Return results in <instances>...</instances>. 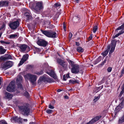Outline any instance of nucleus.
I'll list each match as a JSON object with an SVG mask.
<instances>
[{
  "label": "nucleus",
  "mask_w": 124,
  "mask_h": 124,
  "mask_svg": "<svg viewBox=\"0 0 124 124\" xmlns=\"http://www.w3.org/2000/svg\"><path fill=\"white\" fill-rule=\"evenodd\" d=\"M19 111L24 116H28L30 114V109L26 104H23L18 106Z\"/></svg>",
  "instance_id": "obj_1"
},
{
  "label": "nucleus",
  "mask_w": 124,
  "mask_h": 124,
  "mask_svg": "<svg viewBox=\"0 0 124 124\" xmlns=\"http://www.w3.org/2000/svg\"><path fill=\"white\" fill-rule=\"evenodd\" d=\"M24 77L26 80L29 79L33 85L35 84L37 79V77L36 75L28 73L24 75Z\"/></svg>",
  "instance_id": "obj_2"
},
{
  "label": "nucleus",
  "mask_w": 124,
  "mask_h": 124,
  "mask_svg": "<svg viewBox=\"0 0 124 124\" xmlns=\"http://www.w3.org/2000/svg\"><path fill=\"white\" fill-rule=\"evenodd\" d=\"M41 31L43 34L49 37L54 38L57 36L56 33L52 31L41 30Z\"/></svg>",
  "instance_id": "obj_3"
},
{
  "label": "nucleus",
  "mask_w": 124,
  "mask_h": 124,
  "mask_svg": "<svg viewBox=\"0 0 124 124\" xmlns=\"http://www.w3.org/2000/svg\"><path fill=\"white\" fill-rule=\"evenodd\" d=\"M44 8L43 3L39 1L36 3V5L34 8V11L37 13H39Z\"/></svg>",
  "instance_id": "obj_4"
},
{
  "label": "nucleus",
  "mask_w": 124,
  "mask_h": 124,
  "mask_svg": "<svg viewBox=\"0 0 124 124\" xmlns=\"http://www.w3.org/2000/svg\"><path fill=\"white\" fill-rule=\"evenodd\" d=\"M43 81L45 82H47L49 83L54 82L53 79H50L49 78L48 76L45 74H44L42 76L39 78V82Z\"/></svg>",
  "instance_id": "obj_5"
},
{
  "label": "nucleus",
  "mask_w": 124,
  "mask_h": 124,
  "mask_svg": "<svg viewBox=\"0 0 124 124\" xmlns=\"http://www.w3.org/2000/svg\"><path fill=\"white\" fill-rule=\"evenodd\" d=\"M13 64L12 61H8L6 62L2 63L1 64V67L5 70H6L11 67Z\"/></svg>",
  "instance_id": "obj_6"
},
{
  "label": "nucleus",
  "mask_w": 124,
  "mask_h": 124,
  "mask_svg": "<svg viewBox=\"0 0 124 124\" xmlns=\"http://www.w3.org/2000/svg\"><path fill=\"white\" fill-rule=\"evenodd\" d=\"M15 83L14 81H12L9 84L7 88V90L8 91L12 92L16 90Z\"/></svg>",
  "instance_id": "obj_7"
},
{
  "label": "nucleus",
  "mask_w": 124,
  "mask_h": 124,
  "mask_svg": "<svg viewBox=\"0 0 124 124\" xmlns=\"http://www.w3.org/2000/svg\"><path fill=\"white\" fill-rule=\"evenodd\" d=\"M22 77L21 76H18L16 79V81L18 88L21 90H23V88L21 84V83L22 82Z\"/></svg>",
  "instance_id": "obj_8"
},
{
  "label": "nucleus",
  "mask_w": 124,
  "mask_h": 124,
  "mask_svg": "<svg viewBox=\"0 0 124 124\" xmlns=\"http://www.w3.org/2000/svg\"><path fill=\"white\" fill-rule=\"evenodd\" d=\"M19 25V23L18 20L12 22L9 24V26L10 28L13 30L16 29Z\"/></svg>",
  "instance_id": "obj_9"
},
{
  "label": "nucleus",
  "mask_w": 124,
  "mask_h": 124,
  "mask_svg": "<svg viewBox=\"0 0 124 124\" xmlns=\"http://www.w3.org/2000/svg\"><path fill=\"white\" fill-rule=\"evenodd\" d=\"M71 71L72 73L77 74L79 72V66L77 64H75L71 69Z\"/></svg>",
  "instance_id": "obj_10"
},
{
  "label": "nucleus",
  "mask_w": 124,
  "mask_h": 124,
  "mask_svg": "<svg viewBox=\"0 0 124 124\" xmlns=\"http://www.w3.org/2000/svg\"><path fill=\"white\" fill-rule=\"evenodd\" d=\"M10 120L11 122L13 123L16 122L21 123L22 121V119L20 117H18L17 116H13Z\"/></svg>",
  "instance_id": "obj_11"
},
{
  "label": "nucleus",
  "mask_w": 124,
  "mask_h": 124,
  "mask_svg": "<svg viewBox=\"0 0 124 124\" xmlns=\"http://www.w3.org/2000/svg\"><path fill=\"white\" fill-rule=\"evenodd\" d=\"M37 43L39 45L45 47L46 46L48 42L44 40L40 39L37 41Z\"/></svg>",
  "instance_id": "obj_12"
},
{
  "label": "nucleus",
  "mask_w": 124,
  "mask_h": 124,
  "mask_svg": "<svg viewBox=\"0 0 124 124\" xmlns=\"http://www.w3.org/2000/svg\"><path fill=\"white\" fill-rule=\"evenodd\" d=\"M116 41L115 40H112L111 43V48L109 52V54H111L114 52L116 46Z\"/></svg>",
  "instance_id": "obj_13"
},
{
  "label": "nucleus",
  "mask_w": 124,
  "mask_h": 124,
  "mask_svg": "<svg viewBox=\"0 0 124 124\" xmlns=\"http://www.w3.org/2000/svg\"><path fill=\"white\" fill-rule=\"evenodd\" d=\"M29 57L28 54H26L24 55L21 60L20 61L19 64V65L20 66L22 65L25 62L28 58Z\"/></svg>",
  "instance_id": "obj_14"
},
{
  "label": "nucleus",
  "mask_w": 124,
  "mask_h": 124,
  "mask_svg": "<svg viewBox=\"0 0 124 124\" xmlns=\"http://www.w3.org/2000/svg\"><path fill=\"white\" fill-rule=\"evenodd\" d=\"M57 60L58 63L63 67L66 68L67 66V62L60 59H58Z\"/></svg>",
  "instance_id": "obj_15"
},
{
  "label": "nucleus",
  "mask_w": 124,
  "mask_h": 124,
  "mask_svg": "<svg viewBox=\"0 0 124 124\" xmlns=\"http://www.w3.org/2000/svg\"><path fill=\"white\" fill-rule=\"evenodd\" d=\"M101 117L100 116H97L92 119L89 122L87 123L86 124H92L98 121L100 118Z\"/></svg>",
  "instance_id": "obj_16"
},
{
  "label": "nucleus",
  "mask_w": 124,
  "mask_h": 124,
  "mask_svg": "<svg viewBox=\"0 0 124 124\" xmlns=\"http://www.w3.org/2000/svg\"><path fill=\"white\" fill-rule=\"evenodd\" d=\"M19 47L20 48V51L22 52H24L28 47V46L25 44H21L20 45Z\"/></svg>",
  "instance_id": "obj_17"
},
{
  "label": "nucleus",
  "mask_w": 124,
  "mask_h": 124,
  "mask_svg": "<svg viewBox=\"0 0 124 124\" xmlns=\"http://www.w3.org/2000/svg\"><path fill=\"white\" fill-rule=\"evenodd\" d=\"M9 2L8 1H0V7H6L8 5Z\"/></svg>",
  "instance_id": "obj_18"
},
{
  "label": "nucleus",
  "mask_w": 124,
  "mask_h": 124,
  "mask_svg": "<svg viewBox=\"0 0 124 124\" xmlns=\"http://www.w3.org/2000/svg\"><path fill=\"white\" fill-rule=\"evenodd\" d=\"M19 37V34L18 33H16L15 34H12L9 35L8 38L10 39H16Z\"/></svg>",
  "instance_id": "obj_19"
},
{
  "label": "nucleus",
  "mask_w": 124,
  "mask_h": 124,
  "mask_svg": "<svg viewBox=\"0 0 124 124\" xmlns=\"http://www.w3.org/2000/svg\"><path fill=\"white\" fill-rule=\"evenodd\" d=\"M47 73L50 76L53 77L54 79H56V75L53 70H51L49 72H47Z\"/></svg>",
  "instance_id": "obj_20"
},
{
  "label": "nucleus",
  "mask_w": 124,
  "mask_h": 124,
  "mask_svg": "<svg viewBox=\"0 0 124 124\" xmlns=\"http://www.w3.org/2000/svg\"><path fill=\"white\" fill-rule=\"evenodd\" d=\"M108 49L105 51L104 52L102 53L103 55L104 56H105L108 54V52L110 48V46H107Z\"/></svg>",
  "instance_id": "obj_21"
},
{
  "label": "nucleus",
  "mask_w": 124,
  "mask_h": 124,
  "mask_svg": "<svg viewBox=\"0 0 124 124\" xmlns=\"http://www.w3.org/2000/svg\"><path fill=\"white\" fill-rule=\"evenodd\" d=\"M124 33V30H122L120 31L119 33H118L117 34H116L115 35H113L112 37H113V38H116L118 36L121 34L123 33Z\"/></svg>",
  "instance_id": "obj_22"
},
{
  "label": "nucleus",
  "mask_w": 124,
  "mask_h": 124,
  "mask_svg": "<svg viewBox=\"0 0 124 124\" xmlns=\"http://www.w3.org/2000/svg\"><path fill=\"white\" fill-rule=\"evenodd\" d=\"M5 97L6 98L11 99L13 97V95L10 93L6 92L5 94Z\"/></svg>",
  "instance_id": "obj_23"
},
{
  "label": "nucleus",
  "mask_w": 124,
  "mask_h": 124,
  "mask_svg": "<svg viewBox=\"0 0 124 124\" xmlns=\"http://www.w3.org/2000/svg\"><path fill=\"white\" fill-rule=\"evenodd\" d=\"M24 15L26 17L27 20L31 19V16L30 15V14L29 12H27L25 13Z\"/></svg>",
  "instance_id": "obj_24"
},
{
  "label": "nucleus",
  "mask_w": 124,
  "mask_h": 124,
  "mask_svg": "<svg viewBox=\"0 0 124 124\" xmlns=\"http://www.w3.org/2000/svg\"><path fill=\"white\" fill-rule=\"evenodd\" d=\"M123 101H122L119 105L116 107L115 109V110H116L118 109H119L118 111L120 109H121L123 107Z\"/></svg>",
  "instance_id": "obj_25"
},
{
  "label": "nucleus",
  "mask_w": 124,
  "mask_h": 124,
  "mask_svg": "<svg viewBox=\"0 0 124 124\" xmlns=\"http://www.w3.org/2000/svg\"><path fill=\"white\" fill-rule=\"evenodd\" d=\"M4 56L6 60L12 59L11 56L9 54H5Z\"/></svg>",
  "instance_id": "obj_26"
},
{
  "label": "nucleus",
  "mask_w": 124,
  "mask_h": 124,
  "mask_svg": "<svg viewBox=\"0 0 124 124\" xmlns=\"http://www.w3.org/2000/svg\"><path fill=\"white\" fill-rule=\"evenodd\" d=\"M77 50L79 53L83 52L84 51V49L80 46L78 47L77 48Z\"/></svg>",
  "instance_id": "obj_27"
},
{
  "label": "nucleus",
  "mask_w": 124,
  "mask_h": 124,
  "mask_svg": "<svg viewBox=\"0 0 124 124\" xmlns=\"http://www.w3.org/2000/svg\"><path fill=\"white\" fill-rule=\"evenodd\" d=\"M70 78L69 73L64 75L63 76V79L64 80H66L68 78Z\"/></svg>",
  "instance_id": "obj_28"
},
{
  "label": "nucleus",
  "mask_w": 124,
  "mask_h": 124,
  "mask_svg": "<svg viewBox=\"0 0 124 124\" xmlns=\"http://www.w3.org/2000/svg\"><path fill=\"white\" fill-rule=\"evenodd\" d=\"M6 51L5 50L3 49L2 46L0 47V53L1 54H4Z\"/></svg>",
  "instance_id": "obj_29"
},
{
  "label": "nucleus",
  "mask_w": 124,
  "mask_h": 124,
  "mask_svg": "<svg viewBox=\"0 0 124 124\" xmlns=\"http://www.w3.org/2000/svg\"><path fill=\"white\" fill-rule=\"evenodd\" d=\"M69 82L70 83L74 84L75 83H78V81L76 80L71 79L69 80Z\"/></svg>",
  "instance_id": "obj_30"
},
{
  "label": "nucleus",
  "mask_w": 124,
  "mask_h": 124,
  "mask_svg": "<svg viewBox=\"0 0 124 124\" xmlns=\"http://www.w3.org/2000/svg\"><path fill=\"white\" fill-rule=\"evenodd\" d=\"M34 73L38 75H41L43 74V71L41 70L40 71H35Z\"/></svg>",
  "instance_id": "obj_31"
},
{
  "label": "nucleus",
  "mask_w": 124,
  "mask_h": 124,
  "mask_svg": "<svg viewBox=\"0 0 124 124\" xmlns=\"http://www.w3.org/2000/svg\"><path fill=\"white\" fill-rule=\"evenodd\" d=\"M5 57L4 56H2L0 58V62H2L5 60Z\"/></svg>",
  "instance_id": "obj_32"
},
{
  "label": "nucleus",
  "mask_w": 124,
  "mask_h": 124,
  "mask_svg": "<svg viewBox=\"0 0 124 124\" xmlns=\"http://www.w3.org/2000/svg\"><path fill=\"white\" fill-rule=\"evenodd\" d=\"M5 25L4 24H3L0 28V31L5 30Z\"/></svg>",
  "instance_id": "obj_33"
},
{
  "label": "nucleus",
  "mask_w": 124,
  "mask_h": 124,
  "mask_svg": "<svg viewBox=\"0 0 124 124\" xmlns=\"http://www.w3.org/2000/svg\"><path fill=\"white\" fill-rule=\"evenodd\" d=\"M68 62L70 65L72 67L75 64H74V62H73L72 61L70 60H69Z\"/></svg>",
  "instance_id": "obj_34"
},
{
  "label": "nucleus",
  "mask_w": 124,
  "mask_h": 124,
  "mask_svg": "<svg viewBox=\"0 0 124 124\" xmlns=\"http://www.w3.org/2000/svg\"><path fill=\"white\" fill-rule=\"evenodd\" d=\"M97 26L95 25L94 26L93 28V32L94 33H95L97 29Z\"/></svg>",
  "instance_id": "obj_35"
},
{
  "label": "nucleus",
  "mask_w": 124,
  "mask_h": 124,
  "mask_svg": "<svg viewBox=\"0 0 124 124\" xmlns=\"http://www.w3.org/2000/svg\"><path fill=\"white\" fill-rule=\"evenodd\" d=\"M23 94L25 96L28 97V96L29 93L28 92L26 91H24V92L23 93Z\"/></svg>",
  "instance_id": "obj_36"
},
{
  "label": "nucleus",
  "mask_w": 124,
  "mask_h": 124,
  "mask_svg": "<svg viewBox=\"0 0 124 124\" xmlns=\"http://www.w3.org/2000/svg\"><path fill=\"white\" fill-rule=\"evenodd\" d=\"M60 6V3L59 2L56 3L54 4V6L56 8H58Z\"/></svg>",
  "instance_id": "obj_37"
},
{
  "label": "nucleus",
  "mask_w": 124,
  "mask_h": 124,
  "mask_svg": "<svg viewBox=\"0 0 124 124\" xmlns=\"http://www.w3.org/2000/svg\"><path fill=\"white\" fill-rule=\"evenodd\" d=\"M100 98V97L99 96H95L94 97V98L93 100V101L95 102H96V101H97Z\"/></svg>",
  "instance_id": "obj_38"
},
{
  "label": "nucleus",
  "mask_w": 124,
  "mask_h": 124,
  "mask_svg": "<svg viewBox=\"0 0 124 124\" xmlns=\"http://www.w3.org/2000/svg\"><path fill=\"white\" fill-rule=\"evenodd\" d=\"M0 123L1 124H7V123L4 120H2L0 121Z\"/></svg>",
  "instance_id": "obj_39"
},
{
  "label": "nucleus",
  "mask_w": 124,
  "mask_h": 124,
  "mask_svg": "<svg viewBox=\"0 0 124 124\" xmlns=\"http://www.w3.org/2000/svg\"><path fill=\"white\" fill-rule=\"evenodd\" d=\"M124 90L122 89V91H121V92L120 93L119 95V96L121 97V96L124 93Z\"/></svg>",
  "instance_id": "obj_40"
},
{
  "label": "nucleus",
  "mask_w": 124,
  "mask_h": 124,
  "mask_svg": "<svg viewBox=\"0 0 124 124\" xmlns=\"http://www.w3.org/2000/svg\"><path fill=\"white\" fill-rule=\"evenodd\" d=\"M52 110L49 109H48L46 111V113L48 114L51 113L52 112Z\"/></svg>",
  "instance_id": "obj_41"
},
{
  "label": "nucleus",
  "mask_w": 124,
  "mask_h": 124,
  "mask_svg": "<svg viewBox=\"0 0 124 124\" xmlns=\"http://www.w3.org/2000/svg\"><path fill=\"white\" fill-rule=\"evenodd\" d=\"M101 60V58L100 57H99L96 60V61L97 63L100 62Z\"/></svg>",
  "instance_id": "obj_42"
},
{
  "label": "nucleus",
  "mask_w": 124,
  "mask_h": 124,
  "mask_svg": "<svg viewBox=\"0 0 124 124\" xmlns=\"http://www.w3.org/2000/svg\"><path fill=\"white\" fill-rule=\"evenodd\" d=\"M112 70V68L111 67H109L107 69V71L108 72H110Z\"/></svg>",
  "instance_id": "obj_43"
},
{
  "label": "nucleus",
  "mask_w": 124,
  "mask_h": 124,
  "mask_svg": "<svg viewBox=\"0 0 124 124\" xmlns=\"http://www.w3.org/2000/svg\"><path fill=\"white\" fill-rule=\"evenodd\" d=\"M48 107L49 108L51 109H53L54 108V107L52 105H51V104H49V105Z\"/></svg>",
  "instance_id": "obj_44"
},
{
  "label": "nucleus",
  "mask_w": 124,
  "mask_h": 124,
  "mask_svg": "<svg viewBox=\"0 0 124 124\" xmlns=\"http://www.w3.org/2000/svg\"><path fill=\"white\" fill-rule=\"evenodd\" d=\"M39 17H37L35 19L36 22V23L39 22Z\"/></svg>",
  "instance_id": "obj_45"
},
{
  "label": "nucleus",
  "mask_w": 124,
  "mask_h": 124,
  "mask_svg": "<svg viewBox=\"0 0 124 124\" xmlns=\"http://www.w3.org/2000/svg\"><path fill=\"white\" fill-rule=\"evenodd\" d=\"M48 64L47 63H46L43 66V68H44L45 67H48Z\"/></svg>",
  "instance_id": "obj_46"
},
{
  "label": "nucleus",
  "mask_w": 124,
  "mask_h": 124,
  "mask_svg": "<svg viewBox=\"0 0 124 124\" xmlns=\"http://www.w3.org/2000/svg\"><path fill=\"white\" fill-rule=\"evenodd\" d=\"M92 35H90V37H89L88 38V39L89 40H89H91L92 39Z\"/></svg>",
  "instance_id": "obj_47"
},
{
  "label": "nucleus",
  "mask_w": 124,
  "mask_h": 124,
  "mask_svg": "<svg viewBox=\"0 0 124 124\" xmlns=\"http://www.w3.org/2000/svg\"><path fill=\"white\" fill-rule=\"evenodd\" d=\"M124 74V67L123 69L121 71V75Z\"/></svg>",
  "instance_id": "obj_48"
},
{
  "label": "nucleus",
  "mask_w": 124,
  "mask_h": 124,
  "mask_svg": "<svg viewBox=\"0 0 124 124\" xmlns=\"http://www.w3.org/2000/svg\"><path fill=\"white\" fill-rule=\"evenodd\" d=\"M36 51L37 52H40V49H39V48H36Z\"/></svg>",
  "instance_id": "obj_49"
},
{
  "label": "nucleus",
  "mask_w": 124,
  "mask_h": 124,
  "mask_svg": "<svg viewBox=\"0 0 124 124\" xmlns=\"http://www.w3.org/2000/svg\"><path fill=\"white\" fill-rule=\"evenodd\" d=\"M72 33H70L69 34V38L70 39H71L72 37Z\"/></svg>",
  "instance_id": "obj_50"
},
{
  "label": "nucleus",
  "mask_w": 124,
  "mask_h": 124,
  "mask_svg": "<svg viewBox=\"0 0 124 124\" xmlns=\"http://www.w3.org/2000/svg\"><path fill=\"white\" fill-rule=\"evenodd\" d=\"M2 42L3 43H4L6 44H9L10 43L8 42L3 41Z\"/></svg>",
  "instance_id": "obj_51"
},
{
  "label": "nucleus",
  "mask_w": 124,
  "mask_h": 124,
  "mask_svg": "<svg viewBox=\"0 0 124 124\" xmlns=\"http://www.w3.org/2000/svg\"><path fill=\"white\" fill-rule=\"evenodd\" d=\"M106 59H105V60H104L103 61L102 63L101 64L102 65H103L105 63H106Z\"/></svg>",
  "instance_id": "obj_52"
},
{
  "label": "nucleus",
  "mask_w": 124,
  "mask_h": 124,
  "mask_svg": "<svg viewBox=\"0 0 124 124\" xmlns=\"http://www.w3.org/2000/svg\"><path fill=\"white\" fill-rule=\"evenodd\" d=\"M76 19L77 20L76 22H78L80 20V19L79 17H77Z\"/></svg>",
  "instance_id": "obj_53"
},
{
  "label": "nucleus",
  "mask_w": 124,
  "mask_h": 124,
  "mask_svg": "<svg viewBox=\"0 0 124 124\" xmlns=\"http://www.w3.org/2000/svg\"><path fill=\"white\" fill-rule=\"evenodd\" d=\"M63 27L65 31H66V26L65 24H63Z\"/></svg>",
  "instance_id": "obj_54"
},
{
  "label": "nucleus",
  "mask_w": 124,
  "mask_h": 124,
  "mask_svg": "<svg viewBox=\"0 0 124 124\" xmlns=\"http://www.w3.org/2000/svg\"><path fill=\"white\" fill-rule=\"evenodd\" d=\"M14 102L16 104H18L19 103V101L18 100H16V101Z\"/></svg>",
  "instance_id": "obj_55"
},
{
  "label": "nucleus",
  "mask_w": 124,
  "mask_h": 124,
  "mask_svg": "<svg viewBox=\"0 0 124 124\" xmlns=\"http://www.w3.org/2000/svg\"><path fill=\"white\" fill-rule=\"evenodd\" d=\"M76 45H77L78 46H79V43L78 42H76Z\"/></svg>",
  "instance_id": "obj_56"
},
{
  "label": "nucleus",
  "mask_w": 124,
  "mask_h": 124,
  "mask_svg": "<svg viewBox=\"0 0 124 124\" xmlns=\"http://www.w3.org/2000/svg\"><path fill=\"white\" fill-rule=\"evenodd\" d=\"M64 97L65 99H68V96L66 95H65L64 96Z\"/></svg>",
  "instance_id": "obj_57"
},
{
  "label": "nucleus",
  "mask_w": 124,
  "mask_h": 124,
  "mask_svg": "<svg viewBox=\"0 0 124 124\" xmlns=\"http://www.w3.org/2000/svg\"><path fill=\"white\" fill-rule=\"evenodd\" d=\"M51 26H52V25H50L49 26V27H47L48 28H51ZM53 27H54V26H53ZM54 28V27H52V28Z\"/></svg>",
  "instance_id": "obj_58"
},
{
  "label": "nucleus",
  "mask_w": 124,
  "mask_h": 124,
  "mask_svg": "<svg viewBox=\"0 0 124 124\" xmlns=\"http://www.w3.org/2000/svg\"><path fill=\"white\" fill-rule=\"evenodd\" d=\"M62 91V90L60 89H58L57 90V91L58 92H60Z\"/></svg>",
  "instance_id": "obj_59"
},
{
  "label": "nucleus",
  "mask_w": 124,
  "mask_h": 124,
  "mask_svg": "<svg viewBox=\"0 0 124 124\" xmlns=\"http://www.w3.org/2000/svg\"><path fill=\"white\" fill-rule=\"evenodd\" d=\"M101 81L102 82V83H103L104 82L105 80L104 79V78H103V79H102Z\"/></svg>",
  "instance_id": "obj_60"
},
{
  "label": "nucleus",
  "mask_w": 124,
  "mask_h": 124,
  "mask_svg": "<svg viewBox=\"0 0 124 124\" xmlns=\"http://www.w3.org/2000/svg\"><path fill=\"white\" fill-rule=\"evenodd\" d=\"M23 120L24 122H27L28 121L27 119H24Z\"/></svg>",
  "instance_id": "obj_61"
},
{
  "label": "nucleus",
  "mask_w": 124,
  "mask_h": 124,
  "mask_svg": "<svg viewBox=\"0 0 124 124\" xmlns=\"http://www.w3.org/2000/svg\"><path fill=\"white\" fill-rule=\"evenodd\" d=\"M79 0H76V2H77V3H78V1Z\"/></svg>",
  "instance_id": "obj_62"
},
{
  "label": "nucleus",
  "mask_w": 124,
  "mask_h": 124,
  "mask_svg": "<svg viewBox=\"0 0 124 124\" xmlns=\"http://www.w3.org/2000/svg\"><path fill=\"white\" fill-rule=\"evenodd\" d=\"M72 90V89H71L69 90V91H70V90Z\"/></svg>",
  "instance_id": "obj_63"
},
{
  "label": "nucleus",
  "mask_w": 124,
  "mask_h": 124,
  "mask_svg": "<svg viewBox=\"0 0 124 124\" xmlns=\"http://www.w3.org/2000/svg\"><path fill=\"white\" fill-rule=\"evenodd\" d=\"M61 70H59V72H61Z\"/></svg>",
  "instance_id": "obj_64"
}]
</instances>
